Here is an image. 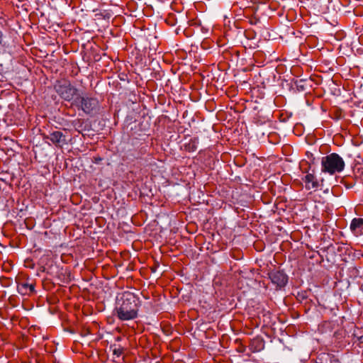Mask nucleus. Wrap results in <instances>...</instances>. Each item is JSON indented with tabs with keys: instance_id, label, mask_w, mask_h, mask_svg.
I'll return each mask as SVG.
<instances>
[{
	"instance_id": "obj_5",
	"label": "nucleus",
	"mask_w": 363,
	"mask_h": 363,
	"mask_svg": "<svg viewBox=\"0 0 363 363\" xmlns=\"http://www.w3.org/2000/svg\"><path fill=\"white\" fill-rule=\"evenodd\" d=\"M269 278L277 288H282L288 282L287 275L282 271L272 270L269 274Z\"/></svg>"
},
{
	"instance_id": "obj_13",
	"label": "nucleus",
	"mask_w": 363,
	"mask_h": 363,
	"mask_svg": "<svg viewBox=\"0 0 363 363\" xmlns=\"http://www.w3.org/2000/svg\"><path fill=\"white\" fill-rule=\"evenodd\" d=\"M359 340L362 343H363V336L359 337Z\"/></svg>"
},
{
	"instance_id": "obj_9",
	"label": "nucleus",
	"mask_w": 363,
	"mask_h": 363,
	"mask_svg": "<svg viewBox=\"0 0 363 363\" xmlns=\"http://www.w3.org/2000/svg\"><path fill=\"white\" fill-rule=\"evenodd\" d=\"M303 181L306 184V189H308V190H310V189H317L318 186V182L315 178V177L313 174H307L304 179H303Z\"/></svg>"
},
{
	"instance_id": "obj_12",
	"label": "nucleus",
	"mask_w": 363,
	"mask_h": 363,
	"mask_svg": "<svg viewBox=\"0 0 363 363\" xmlns=\"http://www.w3.org/2000/svg\"><path fill=\"white\" fill-rule=\"evenodd\" d=\"M3 38H4L3 33H2V31L0 30V45H2V43H3Z\"/></svg>"
},
{
	"instance_id": "obj_6",
	"label": "nucleus",
	"mask_w": 363,
	"mask_h": 363,
	"mask_svg": "<svg viewBox=\"0 0 363 363\" xmlns=\"http://www.w3.org/2000/svg\"><path fill=\"white\" fill-rule=\"evenodd\" d=\"M53 144L57 147H62L66 143L65 136L61 131H54L46 136Z\"/></svg>"
},
{
	"instance_id": "obj_8",
	"label": "nucleus",
	"mask_w": 363,
	"mask_h": 363,
	"mask_svg": "<svg viewBox=\"0 0 363 363\" xmlns=\"http://www.w3.org/2000/svg\"><path fill=\"white\" fill-rule=\"evenodd\" d=\"M350 230L355 236L363 234V218H354L350 223Z\"/></svg>"
},
{
	"instance_id": "obj_10",
	"label": "nucleus",
	"mask_w": 363,
	"mask_h": 363,
	"mask_svg": "<svg viewBox=\"0 0 363 363\" xmlns=\"http://www.w3.org/2000/svg\"><path fill=\"white\" fill-rule=\"evenodd\" d=\"M199 144V138L194 137L191 138L188 143L184 145V148L188 152H194L196 150Z\"/></svg>"
},
{
	"instance_id": "obj_14",
	"label": "nucleus",
	"mask_w": 363,
	"mask_h": 363,
	"mask_svg": "<svg viewBox=\"0 0 363 363\" xmlns=\"http://www.w3.org/2000/svg\"><path fill=\"white\" fill-rule=\"evenodd\" d=\"M256 342V340H253V343H254V342ZM257 342H259V340H257Z\"/></svg>"
},
{
	"instance_id": "obj_7",
	"label": "nucleus",
	"mask_w": 363,
	"mask_h": 363,
	"mask_svg": "<svg viewBox=\"0 0 363 363\" xmlns=\"http://www.w3.org/2000/svg\"><path fill=\"white\" fill-rule=\"evenodd\" d=\"M17 290L21 295H30L35 291V284L31 282H19L17 286Z\"/></svg>"
},
{
	"instance_id": "obj_11",
	"label": "nucleus",
	"mask_w": 363,
	"mask_h": 363,
	"mask_svg": "<svg viewBox=\"0 0 363 363\" xmlns=\"http://www.w3.org/2000/svg\"><path fill=\"white\" fill-rule=\"evenodd\" d=\"M123 348L121 347H118V348H114L113 350V354L116 356V357H120L122 353H123Z\"/></svg>"
},
{
	"instance_id": "obj_1",
	"label": "nucleus",
	"mask_w": 363,
	"mask_h": 363,
	"mask_svg": "<svg viewBox=\"0 0 363 363\" xmlns=\"http://www.w3.org/2000/svg\"><path fill=\"white\" fill-rule=\"evenodd\" d=\"M138 299L131 292L122 294L116 308V315L121 320H133L138 317Z\"/></svg>"
},
{
	"instance_id": "obj_3",
	"label": "nucleus",
	"mask_w": 363,
	"mask_h": 363,
	"mask_svg": "<svg viewBox=\"0 0 363 363\" xmlns=\"http://www.w3.org/2000/svg\"><path fill=\"white\" fill-rule=\"evenodd\" d=\"M56 92L65 101L74 102L79 96V90L68 81L57 82L55 85Z\"/></svg>"
},
{
	"instance_id": "obj_4",
	"label": "nucleus",
	"mask_w": 363,
	"mask_h": 363,
	"mask_svg": "<svg viewBox=\"0 0 363 363\" xmlns=\"http://www.w3.org/2000/svg\"><path fill=\"white\" fill-rule=\"evenodd\" d=\"M99 102L96 99L89 96H77L71 106L82 110L85 113H91L98 107Z\"/></svg>"
},
{
	"instance_id": "obj_2",
	"label": "nucleus",
	"mask_w": 363,
	"mask_h": 363,
	"mask_svg": "<svg viewBox=\"0 0 363 363\" xmlns=\"http://www.w3.org/2000/svg\"><path fill=\"white\" fill-rule=\"evenodd\" d=\"M344 168L345 162L337 153H330L321 159V170L323 173L333 175L340 173Z\"/></svg>"
}]
</instances>
